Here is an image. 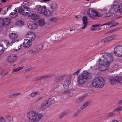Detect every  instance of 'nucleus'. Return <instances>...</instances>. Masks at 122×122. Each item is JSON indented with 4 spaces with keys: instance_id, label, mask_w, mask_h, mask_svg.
I'll return each mask as SVG.
<instances>
[{
    "instance_id": "nucleus-1",
    "label": "nucleus",
    "mask_w": 122,
    "mask_h": 122,
    "mask_svg": "<svg viewBox=\"0 0 122 122\" xmlns=\"http://www.w3.org/2000/svg\"><path fill=\"white\" fill-rule=\"evenodd\" d=\"M113 57L112 54L110 53H104L102 54V55L99 59V62L100 65L103 66L104 68H102L99 65H96V68L100 69L102 71H104L108 69L110 65L113 60Z\"/></svg>"
},
{
    "instance_id": "nucleus-2",
    "label": "nucleus",
    "mask_w": 122,
    "mask_h": 122,
    "mask_svg": "<svg viewBox=\"0 0 122 122\" xmlns=\"http://www.w3.org/2000/svg\"><path fill=\"white\" fill-rule=\"evenodd\" d=\"M111 12V10H110L109 12H107L106 11H104L101 14L96 11L95 10L89 9L88 10L87 15L89 17L92 18L99 17L105 18L112 16L113 14V13H111V14L110 13Z\"/></svg>"
},
{
    "instance_id": "nucleus-3",
    "label": "nucleus",
    "mask_w": 122,
    "mask_h": 122,
    "mask_svg": "<svg viewBox=\"0 0 122 122\" xmlns=\"http://www.w3.org/2000/svg\"><path fill=\"white\" fill-rule=\"evenodd\" d=\"M92 76L89 72L86 71H84L80 74L78 78V84L80 86L85 83V80L92 78Z\"/></svg>"
},
{
    "instance_id": "nucleus-4",
    "label": "nucleus",
    "mask_w": 122,
    "mask_h": 122,
    "mask_svg": "<svg viewBox=\"0 0 122 122\" xmlns=\"http://www.w3.org/2000/svg\"><path fill=\"white\" fill-rule=\"evenodd\" d=\"M27 116L31 122H38L43 117V115L41 113L30 111L28 113Z\"/></svg>"
},
{
    "instance_id": "nucleus-5",
    "label": "nucleus",
    "mask_w": 122,
    "mask_h": 122,
    "mask_svg": "<svg viewBox=\"0 0 122 122\" xmlns=\"http://www.w3.org/2000/svg\"><path fill=\"white\" fill-rule=\"evenodd\" d=\"M105 81L104 79L100 77L95 78L92 81V86L97 88H101L104 86Z\"/></svg>"
},
{
    "instance_id": "nucleus-6",
    "label": "nucleus",
    "mask_w": 122,
    "mask_h": 122,
    "mask_svg": "<svg viewBox=\"0 0 122 122\" xmlns=\"http://www.w3.org/2000/svg\"><path fill=\"white\" fill-rule=\"evenodd\" d=\"M18 12L23 15H27L30 12V9L24 3L22 5H21L20 8H19Z\"/></svg>"
},
{
    "instance_id": "nucleus-7",
    "label": "nucleus",
    "mask_w": 122,
    "mask_h": 122,
    "mask_svg": "<svg viewBox=\"0 0 122 122\" xmlns=\"http://www.w3.org/2000/svg\"><path fill=\"white\" fill-rule=\"evenodd\" d=\"M65 77V75H62L57 76L54 78L53 80V82L55 84L57 85V86H56L55 88H58V87L60 86L58 85L59 83L64 80Z\"/></svg>"
},
{
    "instance_id": "nucleus-8",
    "label": "nucleus",
    "mask_w": 122,
    "mask_h": 122,
    "mask_svg": "<svg viewBox=\"0 0 122 122\" xmlns=\"http://www.w3.org/2000/svg\"><path fill=\"white\" fill-rule=\"evenodd\" d=\"M117 37V36L116 35H113L107 36L105 38L102 39L100 41L102 43L108 42L115 39Z\"/></svg>"
},
{
    "instance_id": "nucleus-9",
    "label": "nucleus",
    "mask_w": 122,
    "mask_h": 122,
    "mask_svg": "<svg viewBox=\"0 0 122 122\" xmlns=\"http://www.w3.org/2000/svg\"><path fill=\"white\" fill-rule=\"evenodd\" d=\"M114 53L118 56H122V46H118L114 49Z\"/></svg>"
},
{
    "instance_id": "nucleus-10",
    "label": "nucleus",
    "mask_w": 122,
    "mask_h": 122,
    "mask_svg": "<svg viewBox=\"0 0 122 122\" xmlns=\"http://www.w3.org/2000/svg\"><path fill=\"white\" fill-rule=\"evenodd\" d=\"M27 39L30 42L33 41L35 38V34L33 32H28L26 34Z\"/></svg>"
},
{
    "instance_id": "nucleus-11",
    "label": "nucleus",
    "mask_w": 122,
    "mask_h": 122,
    "mask_svg": "<svg viewBox=\"0 0 122 122\" xmlns=\"http://www.w3.org/2000/svg\"><path fill=\"white\" fill-rule=\"evenodd\" d=\"M16 59V56L15 55L12 54L8 56L7 58L8 62L10 63L15 62Z\"/></svg>"
},
{
    "instance_id": "nucleus-12",
    "label": "nucleus",
    "mask_w": 122,
    "mask_h": 122,
    "mask_svg": "<svg viewBox=\"0 0 122 122\" xmlns=\"http://www.w3.org/2000/svg\"><path fill=\"white\" fill-rule=\"evenodd\" d=\"M11 45H13L14 47L13 49L16 51L19 50L22 47V45H20L19 42H12Z\"/></svg>"
},
{
    "instance_id": "nucleus-13",
    "label": "nucleus",
    "mask_w": 122,
    "mask_h": 122,
    "mask_svg": "<svg viewBox=\"0 0 122 122\" xmlns=\"http://www.w3.org/2000/svg\"><path fill=\"white\" fill-rule=\"evenodd\" d=\"M50 106V104L47 99L43 102L41 105V107L42 108H46L49 107Z\"/></svg>"
},
{
    "instance_id": "nucleus-14",
    "label": "nucleus",
    "mask_w": 122,
    "mask_h": 122,
    "mask_svg": "<svg viewBox=\"0 0 122 122\" xmlns=\"http://www.w3.org/2000/svg\"><path fill=\"white\" fill-rule=\"evenodd\" d=\"M121 79V77H119L118 79L114 78L110 79V82L111 84L112 85L116 83L120 84L121 82L120 80Z\"/></svg>"
},
{
    "instance_id": "nucleus-15",
    "label": "nucleus",
    "mask_w": 122,
    "mask_h": 122,
    "mask_svg": "<svg viewBox=\"0 0 122 122\" xmlns=\"http://www.w3.org/2000/svg\"><path fill=\"white\" fill-rule=\"evenodd\" d=\"M27 25L28 28L31 29H35L37 26L36 23L30 21L29 22Z\"/></svg>"
},
{
    "instance_id": "nucleus-16",
    "label": "nucleus",
    "mask_w": 122,
    "mask_h": 122,
    "mask_svg": "<svg viewBox=\"0 0 122 122\" xmlns=\"http://www.w3.org/2000/svg\"><path fill=\"white\" fill-rule=\"evenodd\" d=\"M11 21L10 19L9 18H6L3 20L2 25L3 26H7L9 24Z\"/></svg>"
},
{
    "instance_id": "nucleus-17",
    "label": "nucleus",
    "mask_w": 122,
    "mask_h": 122,
    "mask_svg": "<svg viewBox=\"0 0 122 122\" xmlns=\"http://www.w3.org/2000/svg\"><path fill=\"white\" fill-rule=\"evenodd\" d=\"M82 21L84 25L82 28V30L86 28L87 26L88 21L87 18L86 16H84L83 17Z\"/></svg>"
},
{
    "instance_id": "nucleus-18",
    "label": "nucleus",
    "mask_w": 122,
    "mask_h": 122,
    "mask_svg": "<svg viewBox=\"0 0 122 122\" xmlns=\"http://www.w3.org/2000/svg\"><path fill=\"white\" fill-rule=\"evenodd\" d=\"M31 45V42L27 39H25L23 42V45L25 48H29Z\"/></svg>"
},
{
    "instance_id": "nucleus-19",
    "label": "nucleus",
    "mask_w": 122,
    "mask_h": 122,
    "mask_svg": "<svg viewBox=\"0 0 122 122\" xmlns=\"http://www.w3.org/2000/svg\"><path fill=\"white\" fill-rule=\"evenodd\" d=\"M46 9V7L45 6H41V5H39L37 9L38 12L40 13L43 14Z\"/></svg>"
},
{
    "instance_id": "nucleus-20",
    "label": "nucleus",
    "mask_w": 122,
    "mask_h": 122,
    "mask_svg": "<svg viewBox=\"0 0 122 122\" xmlns=\"http://www.w3.org/2000/svg\"><path fill=\"white\" fill-rule=\"evenodd\" d=\"M71 83V81L70 79H66L64 82L63 84V87L65 89L67 88Z\"/></svg>"
},
{
    "instance_id": "nucleus-21",
    "label": "nucleus",
    "mask_w": 122,
    "mask_h": 122,
    "mask_svg": "<svg viewBox=\"0 0 122 122\" xmlns=\"http://www.w3.org/2000/svg\"><path fill=\"white\" fill-rule=\"evenodd\" d=\"M87 95L86 94L79 98L76 100V103L77 104L80 103L86 97Z\"/></svg>"
},
{
    "instance_id": "nucleus-22",
    "label": "nucleus",
    "mask_w": 122,
    "mask_h": 122,
    "mask_svg": "<svg viewBox=\"0 0 122 122\" xmlns=\"http://www.w3.org/2000/svg\"><path fill=\"white\" fill-rule=\"evenodd\" d=\"M28 52L30 53L33 55L37 54L39 52L36 48L34 49L29 50L28 51Z\"/></svg>"
},
{
    "instance_id": "nucleus-23",
    "label": "nucleus",
    "mask_w": 122,
    "mask_h": 122,
    "mask_svg": "<svg viewBox=\"0 0 122 122\" xmlns=\"http://www.w3.org/2000/svg\"><path fill=\"white\" fill-rule=\"evenodd\" d=\"M51 14V12L50 10L46 9L43 13L45 16L47 17H48L50 16Z\"/></svg>"
},
{
    "instance_id": "nucleus-24",
    "label": "nucleus",
    "mask_w": 122,
    "mask_h": 122,
    "mask_svg": "<svg viewBox=\"0 0 122 122\" xmlns=\"http://www.w3.org/2000/svg\"><path fill=\"white\" fill-rule=\"evenodd\" d=\"M101 26H102V25L101 24L93 25L92 26V27H91L90 30L91 31L97 30V29L96 27L100 28Z\"/></svg>"
},
{
    "instance_id": "nucleus-25",
    "label": "nucleus",
    "mask_w": 122,
    "mask_h": 122,
    "mask_svg": "<svg viewBox=\"0 0 122 122\" xmlns=\"http://www.w3.org/2000/svg\"><path fill=\"white\" fill-rule=\"evenodd\" d=\"M56 99V97L55 96H53L51 98L47 99L50 104H53Z\"/></svg>"
},
{
    "instance_id": "nucleus-26",
    "label": "nucleus",
    "mask_w": 122,
    "mask_h": 122,
    "mask_svg": "<svg viewBox=\"0 0 122 122\" xmlns=\"http://www.w3.org/2000/svg\"><path fill=\"white\" fill-rule=\"evenodd\" d=\"M18 36V35L16 33H12L9 34V37L10 39H13L17 38Z\"/></svg>"
},
{
    "instance_id": "nucleus-27",
    "label": "nucleus",
    "mask_w": 122,
    "mask_h": 122,
    "mask_svg": "<svg viewBox=\"0 0 122 122\" xmlns=\"http://www.w3.org/2000/svg\"><path fill=\"white\" fill-rule=\"evenodd\" d=\"M59 19V18L56 17H53L50 18L49 20V21L51 22H57Z\"/></svg>"
},
{
    "instance_id": "nucleus-28",
    "label": "nucleus",
    "mask_w": 122,
    "mask_h": 122,
    "mask_svg": "<svg viewBox=\"0 0 122 122\" xmlns=\"http://www.w3.org/2000/svg\"><path fill=\"white\" fill-rule=\"evenodd\" d=\"M38 23L39 25L40 26H43L45 24L44 20L43 19H41L39 20Z\"/></svg>"
},
{
    "instance_id": "nucleus-29",
    "label": "nucleus",
    "mask_w": 122,
    "mask_h": 122,
    "mask_svg": "<svg viewBox=\"0 0 122 122\" xmlns=\"http://www.w3.org/2000/svg\"><path fill=\"white\" fill-rule=\"evenodd\" d=\"M31 18L33 20H36L39 18V15L36 14H33L31 15Z\"/></svg>"
},
{
    "instance_id": "nucleus-30",
    "label": "nucleus",
    "mask_w": 122,
    "mask_h": 122,
    "mask_svg": "<svg viewBox=\"0 0 122 122\" xmlns=\"http://www.w3.org/2000/svg\"><path fill=\"white\" fill-rule=\"evenodd\" d=\"M117 12L119 13H122V3L118 6L117 8Z\"/></svg>"
},
{
    "instance_id": "nucleus-31",
    "label": "nucleus",
    "mask_w": 122,
    "mask_h": 122,
    "mask_svg": "<svg viewBox=\"0 0 122 122\" xmlns=\"http://www.w3.org/2000/svg\"><path fill=\"white\" fill-rule=\"evenodd\" d=\"M89 105V102H86L82 105L80 107V109L81 110H82L83 109L86 108Z\"/></svg>"
},
{
    "instance_id": "nucleus-32",
    "label": "nucleus",
    "mask_w": 122,
    "mask_h": 122,
    "mask_svg": "<svg viewBox=\"0 0 122 122\" xmlns=\"http://www.w3.org/2000/svg\"><path fill=\"white\" fill-rule=\"evenodd\" d=\"M115 21L114 20H112L110 21V25L112 24V25H111L110 27H112V26H114L117 25H118L119 23L118 22H116L115 23Z\"/></svg>"
},
{
    "instance_id": "nucleus-33",
    "label": "nucleus",
    "mask_w": 122,
    "mask_h": 122,
    "mask_svg": "<svg viewBox=\"0 0 122 122\" xmlns=\"http://www.w3.org/2000/svg\"><path fill=\"white\" fill-rule=\"evenodd\" d=\"M53 76V74H48L45 76H42V79H45L46 78H47L49 77H52Z\"/></svg>"
},
{
    "instance_id": "nucleus-34",
    "label": "nucleus",
    "mask_w": 122,
    "mask_h": 122,
    "mask_svg": "<svg viewBox=\"0 0 122 122\" xmlns=\"http://www.w3.org/2000/svg\"><path fill=\"white\" fill-rule=\"evenodd\" d=\"M14 12H15L14 13L11 12L10 14L11 15L10 17L12 18H14L16 17L17 16V15L16 14V10L15 9L14 10Z\"/></svg>"
},
{
    "instance_id": "nucleus-35",
    "label": "nucleus",
    "mask_w": 122,
    "mask_h": 122,
    "mask_svg": "<svg viewBox=\"0 0 122 122\" xmlns=\"http://www.w3.org/2000/svg\"><path fill=\"white\" fill-rule=\"evenodd\" d=\"M38 94V92H33L30 94V97H34L37 95Z\"/></svg>"
},
{
    "instance_id": "nucleus-36",
    "label": "nucleus",
    "mask_w": 122,
    "mask_h": 122,
    "mask_svg": "<svg viewBox=\"0 0 122 122\" xmlns=\"http://www.w3.org/2000/svg\"><path fill=\"white\" fill-rule=\"evenodd\" d=\"M17 26L20 27L23 25V22L21 20L17 22Z\"/></svg>"
},
{
    "instance_id": "nucleus-37",
    "label": "nucleus",
    "mask_w": 122,
    "mask_h": 122,
    "mask_svg": "<svg viewBox=\"0 0 122 122\" xmlns=\"http://www.w3.org/2000/svg\"><path fill=\"white\" fill-rule=\"evenodd\" d=\"M43 46L44 45L43 44H40L36 48L39 52L43 48Z\"/></svg>"
},
{
    "instance_id": "nucleus-38",
    "label": "nucleus",
    "mask_w": 122,
    "mask_h": 122,
    "mask_svg": "<svg viewBox=\"0 0 122 122\" xmlns=\"http://www.w3.org/2000/svg\"><path fill=\"white\" fill-rule=\"evenodd\" d=\"M20 94V93H16L10 95L9 97L11 98H13L16 97L18 95Z\"/></svg>"
},
{
    "instance_id": "nucleus-39",
    "label": "nucleus",
    "mask_w": 122,
    "mask_h": 122,
    "mask_svg": "<svg viewBox=\"0 0 122 122\" xmlns=\"http://www.w3.org/2000/svg\"><path fill=\"white\" fill-rule=\"evenodd\" d=\"M57 7V4L55 3L52 4L51 6V8L53 9H56Z\"/></svg>"
},
{
    "instance_id": "nucleus-40",
    "label": "nucleus",
    "mask_w": 122,
    "mask_h": 122,
    "mask_svg": "<svg viewBox=\"0 0 122 122\" xmlns=\"http://www.w3.org/2000/svg\"><path fill=\"white\" fill-rule=\"evenodd\" d=\"M122 110V107H117V108H116L113 111L114 112H115V111H121V110Z\"/></svg>"
},
{
    "instance_id": "nucleus-41",
    "label": "nucleus",
    "mask_w": 122,
    "mask_h": 122,
    "mask_svg": "<svg viewBox=\"0 0 122 122\" xmlns=\"http://www.w3.org/2000/svg\"><path fill=\"white\" fill-rule=\"evenodd\" d=\"M6 121L5 119L2 116L0 117V122H6Z\"/></svg>"
},
{
    "instance_id": "nucleus-42",
    "label": "nucleus",
    "mask_w": 122,
    "mask_h": 122,
    "mask_svg": "<svg viewBox=\"0 0 122 122\" xmlns=\"http://www.w3.org/2000/svg\"><path fill=\"white\" fill-rule=\"evenodd\" d=\"M79 113V111H76L73 115L74 117H76Z\"/></svg>"
},
{
    "instance_id": "nucleus-43",
    "label": "nucleus",
    "mask_w": 122,
    "mask_h": 122,
    "mask_svg": "<svg viewBox=\"0 0 122 122\" xmlns=\"http://www.w3.org/2000/svg\"><path fill=\"white\" fill-rule=\"evenodd\" d=\"M81 70V69H79L77 71L74 73L72 75L74 76L78 75V74L80 72V71Z\"/></svg>"
},
{
    "instance_id": "nucleus-44",
    "label": "nucleus",
    "mask_w": 122,
    "mask_h": 122,
    "mask_svg": "<svg viewBox=\"0 0 122 122\" xmlns=\"http://www.w3.org/2000/svg\"><path fill=\"white\" fill-rule=\"evenodd\" d=\"M69 92V91L68 89H67L65 91H64L61 92V93L63 94H66Z\"/></svg>"
},
{
    "instance_id": "nucleus-45",
    "label": "nucleus",
    "mask_w": 122,
    "mask_h": 122,
    "mask_svg": "<svg viewBox=\"0 0 122 122\" xmlns=\"http://www.w3.org/2000/svg\"><path fill=\"white\" fill-rule=\"evenodd\" d=\"M116 31V29H114L110 31H109L108 32H107L104 33L105 34H108L110 33H112V32H114L115 31Z\"/></svg>"
},
{
    "instance_id": "nucleus-46",
    "label": "nucleus",
    "mask_w": 122,
    "mask_h": 122,
    "mask_svg": "<svg viewBox=\"0 0 122 122\" xmlns=\"http://www.w3.org/2000/svg\"><path fill=\"white\" fill-rule=\"evenodd\" d=\"M6 118L7 120L9 121L10 122L13 119V118H12L10 116H8Z\"/></svg>"
},
{
    "instance_id": "nucleus-47",
    "label": "nucleus",
    "mask_w": 122,
    "mask_h": 122,
    "mask_svg": "<svg viewBox=\"0 0 122 122\" xmlns=\"http://www.w3.org/2000/svg\"><path fill=\"white\" fill-rule=\"evenodd\" d=\"M66 112H63L61 115L59 117V118L60 119L62 118L63 117H64L66 114Z\"/></svg>"
},
{
    "instance_id": "nucleus-48",
    "label": "nucleus",
    "mask_w": 122,
    "mask_h": 122,
    "mask_svg": "<svg viewBox=\"0 0 122 122\" xmlns=\"http://www.w3.org/2000/svg\"><path fill=\"white\" fill-rule=\"evenodd\" d=\"M42 76L39 77H36L35 79V81H37L40 80H41L42 79Z\"/></svg>"
},
{
    "instance_id": "nucleus-49",
    "label": "nucleus",
    "mask_w": 122,
    "mask_h": 122,
    "mask_svg": "<svg viewBox=\"0 0 122 122\" xmlns=\"http://www.w3.org/2000/svg\"><path fill=\"white\" fill-rule=\"evenodd\" d=\"M4 51L2 48L0 50V55H2Z\"/></svg>"
},
{
    "instance_id": "nucleus-50",
    "label": "nucleus",
    "mask_w": 122,
    "mask_h": 122,
    "mask_svg": "<svg viewBox=\"0 0 122 122\" xmlns=\"http://www.w3.org/2000/svg\"><path fill=\"white\" fill-rule=\"evenodd\" d=\"M107 25H110V22L107 23H106L104 24H102V25H102V26Z\"/></svg>"
},
{
    "instance_id": "nucleus-51",
    "label": "nucleus",
    "mask_w": 122,
    "mask_h": 122,
    "mask_svg": "<svg viewBox=\"0 0 122 122\" xmlns=\"http://www.w3.org/2000/svg\"><path fill=\"white\" fill-rule=\"evenodd\" d=\"M19 71V69H18V68H17L16 69H14L12 72H15L18 71Z\"/></svg>"
},
{
    "instance_id": "nucleus-52",
    "label": "nucleus",
    "mask_w": 122,
    "mask_h": 122,
    "mask_svg": "<svg viewBox=\"0 0 122 122\" xmlns=\"http://www.w3.org/2000/svg\"><path fill=\"white\" fill-rule=\"evenodd\" d=\"M49 1L50 0H42L41 1V2H44L46 3Z\"/></svg>"
},
{
    "instance_id": "nucleus-53",
    "label": "nucleus",
    "mask_w": 122,
    "mask_h": 122,
    "mask_svg": "<svg viewBox=\"0 0 122 122\" xmlns=\"http://www.w3.org/2000/svg\"><path fill=\"white\" fill-rule=\"evenodd\" d=\"M12 6V5H11L9 6L7 8V11H8V9H10V8H11V7Z\"/></svg>"
},
{
    "instance_id": "nucleus-54",
    "label": "nucleus",
    "mask_w": 122,
    "mask_h": 122,
    "mask_svg": "<svg viewBox=\"0 0 122 122\" xmlns=\"http://www.w3.org/2000/svg\"><path fill=\"white\" fill-rule=\"evenodd\" d=\"M5 42L7 45L9 44V42L8 40H5Z\"/></svg>"
},
{
    "instance_id": "nucleus-55",
    "label": "nucleus",
    "mask_w": 122,
    "mask_h": 122,
    "mask_svg": "<svg viewBox=\"0 0 122 122\" xmlns=\"http://www.w3.org/2000/svg\"><path fill=\"white\" fill-rule=\"evenodd\" d=\"M68 96L70 97H72V94L71 93H70L68 95Z\"/></svg>"
},
{
    "instance_id": "nucleus-56",
    "label": "nucleus",
    "mask_w": 122,
    "mask_h": 122,
    "mask_svg": "<svg viewBox=\"0 0 122 122\" xmlns=\"http://www.w3.org/2000/svg\"><path fill=\"white\" fill-rule=\"evenodd\" d=\"M3 19L0 18V24H1L2 25Z\"/></svg>"
},
{
    "instance_id": "nucleus-57",
    "label": "nucleus",
    "mask_w": 122,
    "mask_h": 122,
    "mask_svg": "<svg viewBox=\"0 0 122 122\" xmlns=\"http://www.w3.org/2000/svg\"><path fill=\"white\" fill-rule=\"evenodd\" d=\"M32 69V68H30L26 70V71H30Z\"/></svg>"
},
{
    "instance_id": "nucleus-58",
    "label": "nucleus",
    "mask_w": 122,
    "mask_h": 122,
    "mask_svg": "<svg viewBox=\"0 0 122 122\" xmlns=\"http://www.w3.org/2000/svg\"><path fill=\"white\" fill-rule=\"evenodd\" d=\"M8 73L6 72H5V73H4L3 75V76H5Z\"/></svg>"
},
{
    "instance_id": "nucleus-59",
    "label": "nucleus",
    "mask_w": 122,
    "mask_h": 122,
    "mask_svg": "<svg viewBox=\"0 0 122 122\" xmlns=\"http://www.w3.org/2000/svg\"><path fill=\"white\" fill-rule=\"evenodd\" d=\"M18 69H19V71L21 70L23 68V67H18Z\"/></svg>"
},
{
    "instance_id": "nucleus-60",
    "label": "nucleus",
    "mask_w": 122,
    "mask_h": 122,
    "mask_svg": "<svg viewBox=\"0 0 122 122\" xmlns=\"http://www.w3.org/2000/svg\"><path fill=\"white\" fill-rule=\"evenodd\" d=\"M42 97H40V98H39L37 99V101H39L40 100H41V99H42Z\"/></svg>"
},
{
    "instance_id": "nucleus-61",
    "label": "nucleus",
    "mask_w": 122,
    "mask_h": 122,
    "mask_svg": "<svg viewBox=\"0 0 122 122\" xmlns=\"http://www.w3.org/2000/svg\"><path fill=\"white\" fill-rule=\"evenodd\" d=\"M112 122H119L118 121L116 120H112Z\"/></svg>"
},
{
    "instance_id": "nucleus-62",
    "label": "nucleus",
    "mask_w": 122,
    "mask_h": 122,
    "mask_svg": "<svg viewBox=\"0 0 122 122\" xmlns=\"http://www.w3.org/2000/svg\"><path fill=\"white\" fill-rule=\"evenodd\" d=\"M118 103L119 104H121V103H122V100L118 102Z\"/></svg>"
},
{
    "instance_id": "nucleus-63",
    "label": "nucleus",
    "mask_w": 122,
    "mask_h": 122,
    "mask_svg": "<svg viewBox=\"0 0 122 122\" xmlns=\"http://www.w3.org/2000/svg\"><path fill=\"white\" fill-rule=\"evenodd\" d=\"M6 1V0H1V1L2 2H5Z\"/></svg>"
},
{
    "instance_id": "nucleus-64",
    "label": "nucleus",
    "mask_w": 122,
    "mask_h": 122,
    "mask_svg": "<svg viewBox=\"0 0 122 122\" xmlns=\"http://www.w3.org/2000/svg\"><path fill=\"white\" fill-rule=\"evenodd\" d=\"M7 13L6 10H5L4 11V13H3V14H6Z\"/></svg>"
}]
</instances>
